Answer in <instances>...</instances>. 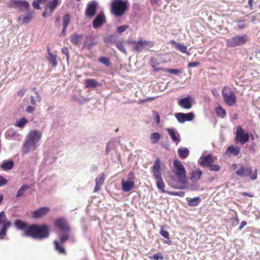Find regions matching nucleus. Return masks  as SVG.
<instances>
[{
  "mask_svg": "<svg viewBox=\"0 0 260 260\" xmlns=\"http://www.w3.org/2000/svg\"><path fill=\"white\" fill-rule=\"evenodd\" d=\"M174 169L173 172L175 174L173 179L179 184L178 186H174L177 189H184L185 184L187 183L186 171L181 162L178 159L174 161Z\"/></svg>",
  "mask_w": 260,
  "mask_h": 260,
  "instance_id": "nucleus-1",
  "label": "nucleus"
},
{
  "mask_svg": "<svg viewBox=\"0 0 260 260\" xmlns=\"http://www.w3.org/2000/svg\"><path fill=\"white\" fill-rule=\"evenodd\" d=\"M49 228L46 224L41 225L33 224L28 226L25 231V236L34 238L43 239L48 237Z\"/></svg>",
  "mask_w": 260,
  "mask_h": 260,
  "instance_id": "nucleus-2",
  "label": "nucleus"
},
{
  "mask_svg": "<svg viewBox=\"0 0 260 260\" xmlns=\"http://www.w3.org/2000/svg\"><path fill=\"white\" fill-rule=\"evenodd\" d=\"M236 174L240 177H248L253 181L257 179V170L255 169L253 171L251 167H244L243 165H240L239 168L236 171Z\"/></svg>",
  "mask_w": 260,
  "mask_h": 260,
  "instance_id": "nucleus-3",
  "label": "nucleus"
},
{
  "mask_svg": "<svg viewBox=\"0 0 260 260\" xmlns=\"http://www.w3.org/2000/svg\"><path fill=\"white\" fill-rule=\"evenodd\" d=\"M127 8V3L122 0H113L111 4V13L116 16H121Z\"/></svg>",
  "mask_w": 260,
  "mask_h": 260,
  "instance_id": "nucleus-4",
  "label": "nucleus"
},
{
  "mask_svg": "<svg viewBox=\"0 0 260 260\" xmlns=\"http://www.w3.org/2000/svg\"><path fill=\"white\" fill-rule=\"evenodd\" d=\"M222 96L225 103L232 106L236 103V96L234 92L229 87H223L222 90Z\"/></svg>",
  "mask_w": 260,
  "mask_h": 260,
  "instance_id": "nucleus-5",
  "label": "nucleus"
},
{
  "mask_svg": "<svg viewBox=\"0 0 260 260\" xmlns=\"http://www.w3.org/2000/svg\"><path fill=\"white\" fill-rule=\"evenodd\" d=\"M11 222L8 220L4 211L0 212V239H4L8 229L11 226Z\"/></svg>",
  "mask_w": 260,
  "mask_h": 260,
  "instance_id": "nucleus-6",
  "label": "nucleus"
},
{
  "mask_svg": "<svg viewBox=\"0 0 260 260\" xmlns=\"http://www.w3.org/2000/svg\"><path fill=\"white\" fill-rule=\"evenodd\" d=\"M248 40V37L246 35L243 36L238 35L227 40L226 45L229 47H235L245 44Z\"/></svg>",
  "mask_w": 260,
  "mask_h": 260,
  "instance_id": "nucleus-7",
  "label": "nucleus"
},
{
  "mask_svg": "<svg viewBox=\"0 0 260 260\" xmlns=\"http://www.w3.org/2000/svg\"><path fill=\"white\" fill-rule=\"evenodd\" d=\"M128 180L125 181L124 179L122 180V189L124 192H127L131 190L135 186V174L133 172H130L128 175Z\"/></svg>",
  "mask_w": 260,
  "mask_h": 260,
  "instance_id": "nucleus-8",
  "label": "nucleus"
},
{
  "mask_svg": "<svg viewBox=\"0 0 260 260\" xmlns=\"http://www.w3.org/2000/svg\"><path fill=\"white\" fill-rule=\"evenodd\" d=\"M7 6L10 8L18 9L22 11H24L29 8V4L27 1L21 0H10Z\"/></svg>",
  "mask_w": 260,
  "mask_h": 260,
  "instance_id": "nucleus-9",
  "label": "nucleus"
},
{
  "mask_svg": "<svg viewBox=\"0 0 260 260\" xmlns=\"http://www.w3.org/2000/svg\"><path fill=\"white\" fill-rule=\"evenodd\" d=\"M249 139V135L248 133L245 132L244 129L240 126H238L236 132V140L243 144L247 142Z\"/></svg>",
  "mask_w": 260,
  "mask_h": 260,
  "instance_id": "nucleus-10",
  "label": "nucleus"
},
{
  "mask_svg": "<svg viewBox=\"0 0 260 260\" xmlns=\"http://www.w3.org/2000/svg\"><path fill=\"white\" fill-rule=\"evenodd\" d=\"M134 50L138 52L142 51V49L147 46L152 47L154 45V43L152 41H148L140 39L138 41H133Z\"/></svg>",
  "mask_w": 260,
  "mask_h": 260,
  "instance_id": "nucleus-11",
  "label": "nucleus"
},
{
  "mask_svg": "<svg viewBox=\"0 0 260 260\" xmlns=\"http://www.w3.org/2000/svg\"><path fill=\"white\" fill-rule=\"evenodd\" d=\"M175 116L180 123H184L185 121H190L193 120L194 115L193 112L188 113H177L175 114Z\"/></svg>",
  "mask_w": 260,
  "mask_h": 260,
  "instance_id": "nucleus-12",
  "label": "nucleus"
},
{
  "mask_svg": "<svg viewBox=\"0 0 260 260\" xmlns=\"http://www.w3.org/2000/svg\"><path fill=\"white\" fill-rule=\"evenodd\" d=\"M55 226L64 232L70 231V227L68 224L67 220L64 217H59L55 221Z\"/></svg>",
  "mask_w": 260,
  "mask_h": 260,
  "instance_id": "nucleus-13",
  "label": "nucleus"
},
{
  "mask_svg": "<svg viewBox=\"0 0 260 260\" xmlns=\"http://www.w3.org/2000/svg\"><path fill=\"white\" fill-rule=\"evenodd\" d=\"M217 159L216 156H213L211 154H208L206 156H202L200 158L199 163L201 166L209 167Z\"/></svg>",
  "mask_w": 260,
  "mask_h": 260,
  "instance_id": "nucleus-14",
  "label": "nucleus"
},
{
  "mask_svg": "<svg viewBox=\"0 0 260 260\" xmlns=\"http://www.w3.org/2000/svg\"><path fill=\"white\" fill-rule=\"evenodd\" d=\"M58 4V0H50L47 6L45 7L44 12L42 14L43 17H46L51 15Z\"/></svg>",
  "mask_w": 260,
  "mask_h": 260,
  "instance_id": "nucleus-15",
  "label": "nucleus"
},
{
  "mask_svg": "<svg viewBox=\"0 0 260 260\" xmlns=\"http://www.w3.org/2000/svg\"><path fill=\"white\" fill-rule=\"evenodd\" d=\"M50 208L47 207H43L34 211L32 214V217L34 218H39L45 216L49 211Z\"/></svg>",
  "mask_w": 260,
  "mask_h": 260,
  "instance_id": "nucleus-16",
  "label": "nucleus"
},
{
  "mask_svg": "<svg viewBox=\"0 0 260 260\" xmlns=\"http://www.w3.org/2000/svg\"><path fill=\"white\" fill-rule=\"evenodd\" d=\"M96 7L97 6L95 2H92L88 4L85 11L86 15L89 18L94 16L96 13Z\"/></svg>",
  "mask_w": 260,
  "mask_h": 260,
  "instance_id": "nucleus-17",
  "label": "nucleus"
},
{
  "mask_svg": "<svg viewBox=\"0 0 260 260\" xmlns=\"http://www.w3.org/2000/svg\"><path fill=\"white\" fill-rule=\"evenodd\" d=\"M105 16L103 13L99 14L92 23L93 27L96 28L105 23Z\"/></svg>",
  "mask_w": 260,
  "mask_h": 260,
  "instance_id": "nucleus-18",
  "label": "nucleus"
},
{
  "mask_svg": "<svg viewBox=\"0 0 260 260\" xmlns=\"http://www.w3.org/2000/svg\"><path fill=\"white\" fill-rule=\"evenodd\" d=\"M96 44V42L93 36L91 35L86 36L83 42V48L88 47L90 49L92 46Z\"/></svg>",
  "mask_w": 260,
  "mask_h": 260,
  "instance_id": "nucleus-19",
  "label": "nucleus"
},
{
  "mask_svg": "<svg viewBox=\"0 0 260 260\" xmlns=\"http://www.w3.org/2000/svg\"><path fill=\"white\" fill-rule=\"evenodd\" d=\"M70 38L72 43L77 46H80L83 39V35L75 33L71 35Z\"/></svg>",
  "mask_w": 260,
  "mask_h": 260,
  "instance_id": "nucleus-20",
  "label": "nucleus"
},
{
  "mask_svg": "<svg viewBox=\"0 0 260 260\" xmlns=\"http://www.w3.org/2000/svg\"><path fill=\"white\" fill-rule=\"evenodd\" d=\"M190 100L191 97L189 96L181 99L178 102V104L180 106L184 109H189L192 107V104Z\"/></svg>",
  "mask_w": 260,
  "mask_h": 260,
  "instance_id": "nucleus-21",
  "label": "nucleus"
},
{
  "mask_svg": "<svg viewBox=\"0 0 260 260\" xmlns=\"http://www.w3.org/2000/svg\"><path fill=\"white\" fill-rule=\"evenodd\" d=\"M105 179V176L104 173H102L98 175L95 179L96 185L94 187V192L98 191L101 189V186L104 183Z\"/></svg>",
  "mask_w": 260,
  "mask_h": 260,
  "instance_id": "nucleus-22",
  "label": "nucleus"
},
{
  "mask_svg": "<svg viewBox=\"0 0 260 260\" xmlns=\"http://www.w3.org/2000/svg\"><path fill=\"white\" fill-rule=\"evenodd\" d=\"M37 143L27 138L24 144V152L28 153L30 150H34L36 148Z\"/></svg>",
  "mask_w": 260,
  "mask_h": 260,
  "instance_id": "nucleus-23",
  "label": "nucleus"
},
{
  "mask_svg": "<svg viewBox=\"0 0 260 260\" xmlns=\"http://www.w3.org/2000/svg\"><path fill=\"white\" fill-rule=\"evenodd\" d=\"M167 132L173 142L177 144L180 141V135L174 129L168 128Z\"/></svg>",
  "mask_w": 260,
  "mask_h": 260,
  "instance_id": "nucleus-24",
  "label": "nucleus"
},
{
  "mask_svg": "<svg viewBox=\"0 0 260 260\" xmlns=\"http://www.w3.org/2000/svg\"><path fill=\"white\" fill-rule=\"evenodd\" d=\"M42 134L38 131H31L29 132L27 138L37 143L41 139Z\"/></svg>",
  "mask_w": 260,
  "mask_h": 260,
  "instance_id": "nucleus-25",
  "label": "nucleus"
},
{
  "mask_svg": "<svg viewBox=\"0 0 260 260\" xmlns=\"http://www.w3.org/2000/svg\"><path fill=\"white\" fill-rule=\"evenodd\" d=\"M202 174V171L200 169L193 170L190 173V179L193 182H197L200 179Z\"/></svg>",
  "mask_w": 260,
  "mask_h": 260,
  "instance_id": "nucleus-26",
  "label": "nucleus"
},
{
  "mask_svg": "<svg viewBox=\"0 0 260 260\" xmlns=\"http://www.w3.org/2000/svg\"><path fill=\"white\" fill-rule=\"evenodd\" d=\"M85 87L86 88H95L101 85V83H99L96 80L94 79H87L85 81Z\"/></svg>",
  "mask_w": 260,
  "mask_h": 260,
  "instance_id": "nucleus-27",
  "label": "nucleus"
},
{
  "mask_svg": "<svg viewBox=\"0 0 260 260\" xmlns=\"http://www.w3.org/2000/svg\"><path fill=\"white\" fill-rule=\"evenodd\" d=\"M14 225L17 229L19 230H24V234L25 235V230L28 228V226L26 222L23 221L20 219H17L14 221Z\"/></svg>",
  "mask_w": 260,
  "mask_h": 260,
  "instance_id": "nucleus-28",
  "label": "nucleus"
},
{
  "mask_svg": "<svg viewBox=\"0 0 260 260\" xmlns=\"http://www.w3.org/2000/svg\"><path fill=\"white\" fill-rule=\"evenodd\" d=\"M240 148L238 146H229L226 151L225 154L227 155L233 154L234 156H237L240 152Z\"/></svg>",
  "mask_w": 260,
  "mask_h": 260,
  "instance_id": "nucleus-29",
  "label": "nucleus"
},
{
  "mask_svg": "<svg viewBox=\"0 0 260 260\" xmlns=\"http://www.w3.org/2000/svg\"><path fill=\"white\" fill-rule=\"evenodd\" d=\"M50 0H35L32 6L35 9H40V5H43L45 8L47 6Z\"/></svg>",
  "mask_w": 260,
  "mask_h": 260,
  "instance_id": "nucleus-30",
  "label": "nucleus"
},
{
  "mask_svg": "<svg viewBox=\"0 0 260 260\" xmlns=\"http://www.w3.org/2000/svg\"><path fill=\"white\" fill-rule=\"evenodd\" d=\"M117 38L113 35H110L104 38V42L107 45H110L116 42Z\"/></svg>",
  "mask_w": 260,
  "mask_h": 260,
  "instance_id": "nucleus-31",
  "label": "nucleus"
},
{
  "mask_svg": "<svg viewBox=\"0 0 260 260\" xmlns=\"http://www.w3.org/2000/svg\"><path fill=\"white\" fill-rule=\"evenodd\" d=\"M53 243L54 244L55 250H56L60 254H66V251L64 248L63 247V246H61L59 242L58 241L54 240Z\"/></svg>",
  "mask_w": 260,
  "mask_h": 260,
  "instance_id": "nucleus-32",
  "label": "nucleus"
},
{
  "mask_svg": "<svg viewBox=\"0 0 260 260\" xmlns=\"http://www.w3.org/2000/svg\"><path fill=\"white\" fill-rule=\"evenodd\" d=\"M14 166V162L13 161V160H8L7 161H5L4 162H3L1 166V167L2 168V169L4 170V171H6V170H11L13 168Z\"/></svg>",
  "mask_w": 260,
  "mask_h": 260,
  "instance_id": "nucleus-33",
  "label": "nucleus"
},
{
  "mask_svg": "<svg viewBox=\"0 0 260 260\" xmlns=\"http://www.w3.org/2000/svg\"><path fill=\"white\" fill-rule=\"evenodd\" d=\"M178 155L181 158H186L189 155V150L186 148H180L178 151Z\"/></svg>",
  "mask_w": 260,
  "mask_h": 260,
  "instance_id": "nucleus-34",
  "label": "nucleus"
},
{
  "mask_svg": "<svg viewBox=\"0 0 260 260\" xmlns=\"http://www.w3.org/2000/svg\"><path fill=\"white\" fill-rule=\"evenodd\" d=\"M215 112L217 116L223 118L226 114V112L222 107L218 106L215 108Z\"/></svg>",
  "mask_w": 260,
  "mask_h": 260,
  "instance_id": "nucleus-35",
  "label": "nucleus"
},
{
  "mask_svg": "<svg viewBox=\"0 0 260 260\" xmlns=\"http://www.w3.org/2000/svg\"><path fill=\"white\" fill-rule=\"evenodd\" d=\"M28 122V121L27 119H26L25 117H22L19 120L16 122L15 125L19 128H23L25 124Z\"/></svg>",
  "mask_w": 260,
  "mask_h": 260,
  "instance_id": "nucleus-36",
  "label": "nucleus"
},
{
  "mask_svg": "<svg viewBox=\"0 0 260 260\" xmlns=\"http://www.w3.org/2000/svg\"><path fill=\"white\" fill-rule=\"evenodd\" d=\"M116 46L118 49L125 54H127V52L124 47L123 41H119L116 43Z\"/></svg>",
  "mask_w": 260,
  "mask_h": 260,
  "instance_id": "nucleus-37",
  "label": "nucleus"
},
{
  "mask_svg": "<svg viewBox=\"0 0 260 260\" xmlns=\"http://www.w3.org/2000/svg\"><path fill=\"white\" fill-rule=\"evenodd\" d=\"M150 139L152 144H155L159 141L160 135L158 133H153L151 134Z\"/></svg>",
  "mask_w": 260,
  "mask_h": 260,
  "instance_id": "nucleus-38",
  "label": "nucleus"
},
{
  "mask_svg": "<svg viewBox=\"0 0 260 260\" xmlns=\"http://www.w3.org/2000/svg\"><path fill=\"white\" fill-rule=\"evenodd\" d=\"M156 185L158 189L160 190L162 193L167 192V191L165 190V184L162 179L157 180Z\"/></svg>",
  "mask_w": 260,
  "mask_h": 260,
  "instance_id": "nucleus-39",
  "label": "nucleus"
},
{
  "mask_svg": "<svg viewBox=\"0 0 260 260\" xmlns=\"http://www.w3.org/2000/svg\"><path fill=\"white\" fill-rule=\"evenodd\" d=\"M201 202L200 197H195L188 200V204L189 206H196Z\"/></svg>",
  "mask_w": 260,
  "mask_h": 260,
  "instance_id": "nucleus-40",
  "label": "nucleus"
},
{
  "mask_svg": "<svg viewBox=\"0 0 260 260\" xmlns=\"http://www.w3.org/2000/svg\"><path fill=\"white\" fill-rule=\"evenodd\" d=\"M171 42L174 44L176 49L179 50L181 52L184 53H187V47L185 45L179 43L177 44L174 41H171Z\"/></svg>",
  "mask_w": 260,
  "mask_h": 260,
  "instance_id": "nucleus-41",
  "label": "nucleus"
},
{
  "mask_svg": "<svg viewBox=\"0 0 260 260\" xmlns=\"http://www.w3.org/2000/svg\"><path fill=\"white\" fill-rule=\"evenodd\" d=\"M29 188V186L27 184L23 185L21 186V187L19 189L16 194V198H19L22 196L25 191Z\"/></svg>",
  "mask_w": 260,
  "mask_h": 260,
  "instance_id": "nucleus-42",
  "label": "nucleus"
},
{
  "mask_svg": "<svg viewBox=\"0 0 260 260\" xmlns=\"http://www.w3.org/2000/svg\"><path fill=\"white\" fill-rule=\"evenodd\" d=\"M47 58L49 62H51L53 67H56L57 66V62L56 61V57L54 54H50V55H48Z\"/></svg>",
  "mask_w": 260,
  "mask_h": 260,
  "instance_id": "nucleus-43",
  "label": "nucleus"
},
{
  "mask_svg": "<svg viewBox=\"0 0 260 260\" xmlns=\"http://www.w3.org/2000/svg\"><path fill=\"white\" fill-rule=\"evenodd\" d=\"M99 61L101 63L106 65L107 67H109L111 65V62L109 58L103 56L99 58Z\"/></svg>",
  "mask_w": 260,
  "mask_h": 260,
  "instance_id": "nucleus-44",
  "label": "nucleus"
},
{
  "mask_svg": "<svg viewBox=\"0 0 260 260\" xmlns=\"http://www.w3.org/2000/svg\"><path fill=\"white\" fill-rule=\"evenodd\" d=\"M160 160L159 158H156L154 161V165L152 166V170L160 171Z\"/></svg>",
  "mask_w": 260,
  "mask_h": 260,
  "instance_id": "nucleus-45",
  "label": "nucleus"
},
{
  "mask_svg": "<svg viewBox=\"0 0 260 260\" xmlns=\"http://www.w3.org/2000/svg\"><path fill=\"white\" fill-rule=\"evenodd\" d=\"M70 21V15L69 14H66L63 18V27L67 28Z\"/></svg>",
  "mask_w": 260,
  "mask_h": 260,
  "instance_id": "nucleus-46",
  "label": "nucleus"
},
{
  "mask_svg": "<svg viewBox=\"0 0 260 260\" xmlns=\"http://www.w3.org/2000/svg\"><path fill=\"white\" fill-rule=\"evenodd\" d=\"M32 14H33V13H29V14L26 15L25 16H24L22 18V23L23 24H26V23H28L31 20V19L32 18Z\"/></svg>",
  "mask_w": 260,
  "mask_h": 260,
  "instance_id": "nucleus-47",
  "label": "nucleus"
},
{
  "mask_svg": "<svg viewBox=\"0 0 260 260\" xmlns=\"http://www.w3.org/2000/svg\"><path fill=\"white\" fill-rule=\"evenodd\" d=\"M66 233L61 235L59 238V242L60 244H63L66 241H67L69 239V235L68 232H65Z\"/></svg>",
  "mask_w": 260,
  "mask_h": 260,
  "instance_id": "nucleus-48",
  "label": "nucleus"
},
{
  "mask_svg": "<svg viewBox=\"0 0 260 260\" xmlns=\"http://www.w3.org/2000/svg\"><path fill=\"white\" fill-rule=\"evenodd\" d=\"M166 193L169 195L178 196H180V197H183L185 194V193L182 191L177 192V191H167Z\"/></svg>",
  "mask_w": 260,
  "mask_h": 260,
  "instance_id": "nucleus-49",
  "label": "nucleus"
},
{
  "mask_svg": "<svg viewBox=\"0 0 260 260\" xmlns=\"http://www.w3.org/2000/svg\"><path fill=\"white\" fill-rule=\"evenodd\" d=\"M149 258L150 259H153L154 260H158L160 259H163V256L162 254L161 253H156L154 254L153 256H149Z\"/></svg>",
  "mask_w": 260,
  "mask_h": 260,
  "instance_id": "nucleus-50",
  "label": "nucleus"
},
{
  "mask_svg": "<svg viewBox=\"0 0 260 260\" xmlns=\"http://www.w3.org/2000/svg\"><path fill=\"white\" fill-rule=\"evenodd\" d=\"M159 233L163 237L168 239L170 238L169 233L168 231L164 230L162 226L161 228Z\"/></svg>",
  "mask_w": 260,
  "mask_h": 260,
  "instance_id": "nucleus-51",
  "label": "nucleus"
},
{
  "mask_svg": "<svg viewBox=\"0 0 260 260\" xmlns=\"http://www.w3.org/2000/svg\"><path fill=\"white\" fill-rule=\"evenodd\" d=\"M166 71L174 75H178L182 73V71L179 69H166Z\"/></svg>",
  "mask_w": 260,
  "mask_h": 260,
  "instance_id": "nucleus-52",
  "label": "nucleus"
},
{
  "mask_svg": "<svg viewBox=\"0 0 260 260\" xmlns=\"http://www.w3.org/2000/svg\"><path fill=\"white\" fill-rule=\"evenodd\" d=\"M152 172L154 174V177L156 180L162 179L161 173L160 171L152 170Z\"/></svg>",
  "mask_w": 260,
  "mask_h": 260,
  "instance_id": "nucleus-53",
  "label": "nucleus"
},
{
  "mask_svg": "<svg viewBox=\"0 0 260 260\" xmlns=\"http://www.w3.org/2000/svg\"><path fill=\"white\" fill-rule=\"evenodd\" d=\"M209 170L212 171H218L220 169V166L218 165L212 164L209 167H208Z\"/></svg>",
  "mask_w": 260,
  "mask_h": 260,
  "instance_id": "nucleus-54",
  "label": "nucleus"
},
{
  "mask_svg": "<svg viewBox=\"0 0 260 260\" xmlns=\"http://www.w3.org/2000/svg\"><path fill=\"white\" fill-rule=\"evenodd\" d=\"M61 52L65 54L66 56V57H67V61L69 60L70 57V54H69V49L67 47H64L63 48L61 49Z\"/></svg>",
  "mask_w": 260,
  "mask_h": 260,
  "instance_id": "nucleus-55",
  "label": "nucleus"
},
{
  "mask_svg": "<svg viewBox=\"0 0 260 260\" xmlns=\"http://www.w3.org/2000/svg\"><path fill=\"white\" fill-rule=\"evenodd\" d=\"M128 27V26L127 25L120 26L117 28V31L119 34H121V33L124 32Z\"/></svg>",
  "mask_w": 260,
  "mask_h": 260,
  "instance_id": "nucleus-56",
  "label": "nucleus"
},
{
  "mask_svg": "<svg viewBox=\"0 0 260 260\" xmlns=\"http://www.w3.org/2000/svg\"><path fill=\"white\" fill-rule=\"evenodd\" d=\"M151 66L153 68L156 67L159 63L157 61V59L155 57H152L150 61Z\"/></svg>",
  "mask_w": 260,
  "mask_h": 260,
  "instance_id": "nucleus-57",
  "label": "nucleus"
},
{
  "mask_svg": "<svg viewBox=\"0 0 260 260\" xmlns=\"http://www.w3.org/2000/svg\"><path fill=\"white\" fill-rule=\"evenodd\" d=\"M153 115L154 117V119L156 121L157 124H159L160 123V117L159 114L156 111H153Z\"/></svg>",
  "mask_w": 260,
  "mask_h": 260,
  "instance_id": "nucleus-58",
  "label": "nucleus"
},
{
  "mask_svg": "<svg viewBox=\"0 0 260 260\" xmlns=\"http://www.w3.org/2000/svg\"><path fill=\"white\" fill-rule=\"evenodd\" d=\"M8 182V180L0 175V187L5 185Z\"/></svg>",
  "mask_w": 260,
  "mask_h": 260,
  "instance_id": "nucleus-59",
  "label": "nucleus"
},
{
  "mask_svg": "<svg viewBox=\"0 0 260 260\" xmlns=\"http://www.w3.org/2000/svg\"><path fill=\"white\" fill-rule=\"evenodd\" d=\"M26 90L25 89H21L19 91H17V95L19 96H22L24 95L26 92Z\"/></svg>",
  "mask_w": 260,
  "mask_h": 260,
  "instance_id": "nucleus-60",
  "label": "nucleus"
},
{
  "mask_svg": "<svg viewBox=\"0 0 260 260\" xmlns=\"http://www.w3.org/2000/svg\"><path fill=\"white\" fill-rule=\"evenodd\" d=\"M199 64H200L199 62H190L188 64L187 67L188 68L196 67H197L198 66H199Z\"/></svg>",
  "mask_w": 260,
  "mask_h": 260,
  "instance_id": "nucleus-61",
  "label": "nucleus"
},
{
  "mask_svg": "<svg viewBox=\"0 0 260 260\" xmlns=\"http://www.w3.org/2000/svg\"><path fill=\"white\" fill-rule=\"evenodd\" d=\"M35 110V107H32L30 106L26 108V112L28 113H32Z\"/></svg>",
  "mask_w": 260,
  "mask_h": 260,
  "instance_id": "nucleus-62",
  "label": "nucleus"
},
{
  "mask_svg": "<svg viewBox=\"0 0 260 260\" xmlns=\"http://www.w3.org/2000/svg\"><path fill=\"white\" fill-rule=\"evenodd\" d=\"M238 27L240 29H242L245 27L244 21H238Z\"/></svg>",
  "mask_w": 260,
  "mask_h": 260,
  "instance_id": "nucleus-63",
  "label": "nucleus"
},
{
  "mask_svg": "<svg viewBox=\"0 0 260 260\" xmlns=\"http://www.w3.org/2000/svg\"><path fill=\"white\" fill-rule=\"evenodd\" d=\"M246 225H247L246 221H242L240 226L239 227V230H241Z\"/></svg>",
  "mask_w": 260,
  "mask_h": 260,
  "instance_id": "nucleus-64",
  "label": "nucleus"
}]
</instances>
